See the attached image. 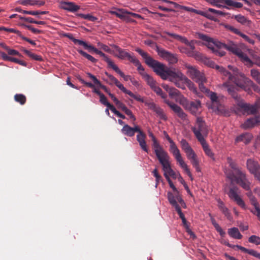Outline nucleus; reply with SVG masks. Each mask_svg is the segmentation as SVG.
<instances>
[{
    "label": "nucleus",
    "mask_w": 260,
    "mask_h": 260,
    "mask_svg": "<svg viewBox=\"0 0 260 260\" xmlns=\"http://www.w3.org/2000/svg\"><path fill=\"white\" fill-rule=\"evenodd\" d=\"M230 72L226 70L222 67L216 65V69L222 74L223 79L226 80L222 86L227 88V91L230 95L237 102L239 107L242 109L248 114H254L257 111L258 107L256 105H250L244 103L241 100L240 96L236 91V87L232 83H234L238 87L246 91L250 90V87L253 86V82L245 75L241 73L236 68L231 65L228 66Z\"/></svg>",
    "instance_id": "obj_1"
},
{
    "label": "nucleus",
    "mask_w": 260,
    "mask_h": 260,
    "mask_svg": "<svg viewBox=\"0 0 260 260\" xmlns=\"http://www.w3.org/2000/svg\"><path fill=\"white\" fill-rule=\"evenodd\" d=\"M135 50L145 59V63L149 67L152 68L153 71L159 76L161 79L169 80L171 82L175 83L179 73L180 72V71L170 69L163 63L154 59L148 55L147 52H144L139 48H136Z\"/></svg>",
    "instance_id": "obj_2"
},
{
    "label": "nucleus",
    "mask_w": 260,
    "mask_h": 260,
    "mask_svg": "<svg viewBox=\"0 0 260 260\" xmlns=\"http://www.w3.org/2000/svg\"><path fill=\"white\" fill-rule=\"evenodd\" d=\"M227 162L231 169H225L224 172L226 177L231 181V183H236L245 190H249L250 182L247 178L245 172L238 167L231 157L227 158Z\"/></svg>",
    "instance_id": "obj_3"
},
{
    "label": "nucleus",
    "mask_w": 260,
    "mask_h": 260,
    "mask_svg": "<svg viewBox=\"0 0 260 260\" xmlns=\"http://www.w3.org/2000/svg\"><path fill=\"white\" fill-rule=\"evenodd\" d=\"M197 35L199 39L205 42V45L212 50L213 53L219 56H223L225 54L224 51L220 50L221 48H224L235 55L240 50L237 45L233 42L224 44L201 33H198Z\"/></svg>",
    "instance_id": "obj_4"
},
{
    "label": "nucleus",
    "mask_w": 260,
    "mask_h": 260,
    "mask_svg": "<svg viewBox=\"0 0 260 260\" xmlns=\"http://www.w3.org/2000/svg\"><path fill=\"white\" fill-rule=\"evenodd\" d=\"M163 134L166 139L168 141V142L170 144L169 148L170 152L173 154V155L176 159L177 162L179 164V166L181 167V168L184 170V171L186 173V174L192 180L193 179L192 174L190 171L188 167V166L186 165V164L184 162V160L183 159L180 154V150L178 148L177 145H176L175 142L171 139L167 132L164 131Z\"/></svg>",
    "instance_id": "obj_5"
},
{
    "label": "nucleus",
    "mask_w": 260,
    "mask_h": 260,
    "mask_svg": "<svg viewBox=\"0 0 260 260\" xmlns=\"http://www.w3.org/2000/svg\"><path fill=\"white\" fill-rule=\"evenodd\" d=\"M191 130L199 142L205 140L204 137H207L208 134L205 121L201 117L197 118L195 125L191 127Z\"/></svg>",
    "instance_id": "obj_6"
},
{
    "label": "nucleus",
    "mask_w": 260,
    "mask_h": 260,
    "mask_svg": "<svg viewBox=\"0 0 260 260\" xmlns=\"http://www.w3.org/2000/svg\"><path fill=\"white\" fill-rule=\"evenodd\" d=\"M165 34L168 36H169L175 40H178L181 42L184 43L185 44L187 45L189 47L190 50L187 51L186 53L189 56L194 57L197 58H200L201 54L198 52L194 51V50L195 49L194 41L192 40L189 42L185 37H182L181 36L174 33L166 32Z\"/></svg>",
    "instance_id": "obj_7"
},
{
    "label": "nucleus",
    "mask_w": 260,
    "mask_h": 260,
    "mask_svg": "<svg viewBox=\"0 0 260 260\" xmlns=\"http://www.w3.org/2000/svg\"><path fill=\"white\" fill-rule=\"evenodd\" d=\"M181 104L185 110L193 115L197 116L201 113V103L199 100L188 101L183 98Z\"/></svg>",
    "instance_id": "obj_8"
},
{
    "label": "nucleus",
    "mask_w": 260,
    "mask_h": 260,
    "mask_svg": "<svg viewBox=\"0 0 260 260\" xmlns=\"http://www.w3.org/2000/svg\"><path fill=\"white\" fill-rule=\"evenodd\" d=\"M174 84L177 87L182 89L185 88V85L186 84L191 91L196 94H198L197 89L194 84L181 72Z\"/></svg>",
    "instance_id": "obj_9"
},
{
    "label": "nucleus",
    "mask_w": 260,
    "mask_h": 260,
    "mask_svg": "<svg viewBox=\"0 0 260 260\" xmlns=\"http://www.w3.org/2000/svg\"><path fill=\"white\" fill-rule=\"evenodd\" d=\"M209 97L212 103V108L217 111L218 114L229 116V111L220 102V100L217 94L214 92L209 93Z\"/></svg>",
    "instance_id": "obj_10"
},
{
    "label": "nucleus",
    "mask_w": 260,
    "mask_h": 260,
    "mask_svg": "<svg viewBox=\"0 0 260 260\" xmlns=\"http://www.w3.org/2000/svg\"><path fill=\"white\" fill-rule=\"evenodd\" d=\"M187 75L195 82H207V79L204 73L198 70L195 67L186 64Z\"/></svg>",
    "instance_id": "obj_11"
},
{
    "label": "nucleus",
    "mask_w": 260,
    "mask_h": 260,
    "mask_svg": "<svg viewBox=\"0 0 260 260\" xmlns=\"http://www.w3.org/2000/svg\"><path fill=\"white\" fill-rule=\"evenodd\" d=\"M63 36L69 39L70 40L73 42L75 44L83 46L85 49L88 50L90 52H94L99 55L103 54V52L95 48L93 46L89 45L86 42H84L82 40L75 39L73 37V35L71 34L66 33L64 34Z\"/></svg>",
    "instance_id": "obj_12"
},
{
    "label": "nucleus",
    "mask_w": 260,
    "mask_h": 260,
    "mask_svg": "<svg viewBox=\"0 0 260 260\" xmlns=\"http://www.w3.org/2000/svg\"><path fill=\"white\" fill-rule=\"evenodd\" d=\"M152 142L154 151L159 163L170 158L168 153L160 145L156 139Z\"/></svg>",
    "instance_id": "obj_13"
},
{
    "label": "nucleus",
    "mask_w": 260,
    "mask_h": 260,
    "mask_svg": "<svg viewBox=\"0 0 260 260\" xmlns=\"http://www.w3.org/2000/svg\"><path fill=\"white\" fill-rule=\"evenodd\" d=\"M103 57L104 60L108 63V67L111 68L114 70L117 74H118L123 79L127 81L128 80H131L132 77L129 75H125L118 68V67L114 63V62L103 52V54L100 55Z\"/></svg>",
    "instance_id": "obj_14"
},
{
    "label": "nucleus",
    "mask_w": 260,
    "mask_h": 260,
    "mask_svg": "<svg viewBox=\"0 0 260 260\" xmlns=\"http://www.w3.org/2000/svg\"><path fill=\"white\" fill-rule=\"evenodd\" d=\"M160 164L162 166V170L164 172V175L165 177L166 175V176L169 178L171 177L173 179H178L179 173H176L171 168L170 159H167Z\"/></svg>",
    "instance_id": "obj_15"
},
{
    "label": "nucleus",
    "mask_w": 260,
    "mask_h": 260,
    "mask_svg": "<svg viewBox=\"0 0 260 260\" xmlns=\"http://www.w3.org/2000/svg\"><path fill=\"white\" fill-rule=\"evenodd\" d=\"M239 188L237 186H234L230 188L228 196L230 198L235 201L237 204L243 208H245V204L242 199L239 196Z\"/></svg>",
    "instance_id": "obj_16"
},
{
    "label": "nucleus",
    "mask_w": 260,
    "mask_h": 260,
    "mask_svg": "<svg viewBox=\"0 0 260 260\" xmlns=\"http://www.w3.org/2000/svg\"><path fill=\"white\" fill-rule=\"evenodd\" d=\"M112 47L115 49L116 53L114 55L117 57L121 59H127L130 62H132L135 58V57L132 56L129 53L127 52L126 50L121 49L116 45H113Z\"/></svg>",
    "instance_id": "obj_17"
},
{
    "label": "nucleus",
    "mask_w": 260,
    "mask_h": 260,
    "mask_svg": "<svg viewBox=\"0 0 260 260\" xmlns=\"http://www.w3.org/2000/svg\"><path fill=\"white\" fill-rule=\"evenodd\" d=\"M157 51L158 54L160 57L168 60L170 63H175L178 61L177 57L175 54H172L165 49L158 48Z\"/></svg>",
    "instance_id": "obj_18"
},
{
    "label": "nucleus",
    "mask_w": 260,
    "mask_h": 260,
    "mask_svg": "<svg viewBox=\"0 0 260 260\" xmlns=\"http://www.w3.org/2000/svg\"><path fill=\"white\" fill-rule=\"evenodd\" d=\"M165 103L170 107L174 113H175L177 116L181 118L182 119H185L186 117V114L184 112L181 108L177 105V104L169 101V100H166Z\"/></svg>",
    "instance_id": "obj_19"
},
{
    "label": "nucleus",
    "mask_w": 260,
    "mask_h": 260,
    "mask_svg": "<svg viewBox=\"0 0 260 260\" xmlns=\"http://www.w3.org/2000/svg\"><path fill=\"white\" fill-rule=\"evenodd\" d=\"M60 5L62 9L71 12H77L80 9V6L73 2L62 1L60 2Z\"/></svg>",
    "instance_id": "obj_20"
},
{
    "label": "nucleus",
    "mask_w": 260,
    "mask_h": 260,
    "mask_svg": "<svg viewBox=\"0 0 260 260\" xmlns=\"http://www.w3.org/2000/svg\"><path fill=\"white\" fill-rule=\"evenodd\" d=\"M137 133H138V134L137 135V141L139 142L141 149L148 153V149L146 142V136L145 134L140 128Z\"/></svg>",
    "instance_id": "obj_21"
},
{
    "label": "nucleus",
    "mask_w": 260,
    "mask_h": 260,
    "mask_svg": "<svg viewBox=\"0 0 260 260\" xmlns=\"http://www.w3.org/2000/svg\"><path fill=\"white\" fill-rule=\"evenodd\" d=\"M260 122V117L256 116L246 120L242 125L241 127L244 129L251 128Z\"/></svg>",
    "instance_id": "obj_22"
},
{
    "label": "nucleus",
    "mask_w": 260,
    "mask_h": 260,
    "mask_svg": "<svg viewBox=\"0 0 260 260\" xmlns=\"http://www.w3.org/2000/svg\"><path fill=\"white\" fill-rule=\"evenodd\" d=\"M140 127L138 125H135L134 127H131L128 124H124L121 129L123 134L128 137H133L136 132L139 131Z\"/></svg>",
    "instance_id": "obj_23"
},
{
    "label": "nucleus",
    "mask_w": 260,
    "mask_h": 260,
    "mask_svg": "<svg viewBox=\"0 0 260 260\" xmlns=\"http://www.w3.org/2000/svg\"><path fill=\"white\" fill-rule=\"evenodd\" d=\"M176 193L174 194L171 192H168V199L170 204L175 208V210L177 211L178 209H181L179 205L178 204L177 198L178 197H181L179 194L178 192H175Z\"/></svg>",
    "instance_id": "obj_24"
},
{
    "label": "nucleus",
    "mask_w": 260,
    "mask_h": 260,
    "mask_svg": "<svg viewBox=\"0 0 260 260\" xmlns=\"http://www.w3.org/2000/svg\"><path fill=\"white\" fill-rule=\"evenodd\" d=\"M232 18L235 19L238 22L242 25L249 27L251 26L252 23L250 20L241 14L233 15Z\"/></svg>",
    "instance_id": "obj_25"
},
{
    "label": "nucleus",
    "mask_w": 260,
    "mask_h": 260,
    "mask_svg": "<svg viewBox=\"0 0 260 260\" xmlns=\"http://www.w3.org/2000/svg\"><path fill=\"white\" fill-rule=\"evenodd\" d=\"M247 168L249 171L253 174L260 169V166L257 161H255L253 159H248L246 162Z\"/></svg>",
    "instance_id": "obj_26"
},
{
    "label": "nucleus",
    "mask_w": 260,
    "mask_h": 260,
    "mask_svg": "<svg viewBox=\"0 0 260 260\" xmlns=\"http://www.w3.org/2000/svg\"><path fill=\"white\" fill-rule=\"evenodd\" d=\"M252 139V135L250 133H245L237 137L235 139V143L242 142L245 144H247L251 141Z\"/></svg>",
    "instance_id": "obj_27"
},
{
    "label": "nucleus",
    "mask_w": 260,
    "mask_h": 260,
    "mask_svg": "<svg viewBox=\"0 0 260 260\" xmlns=\"http://www.w3.org/2000/svg\"><path fill=\"white\" fill-rule=\"evenodd\" d=\"M0 57L4 60H8L12 61L15 63H17L19 64L22 65L23 66H26V63L24 62L23 60H19L16 58L12 57L11 56H9L7 55L6 53L5 52L0 51Z\"/></svg>",
    "instance_id": "obj_28"
},
{
    "label": "nucleus",
    "mask_w": 260,
    "mask_h": 260,
    "mask_svg": "<svg viewBox=\"0 0 260 260\" xmlns=\"http://www.w3.org/2000/svg\"><path fill=\"white\" fill-rule=\"evenodd\" d=\"M178 213L180 218L182 220V223L184 225V226L186 228V232L191 236H192L193 238H195L196 237V236L194 234V233L190 230V229L188 227V225L187 224V221L185 217V216L183 214V213L182 212V211H181V209H178V210L177 211H176Z\"/></svg>",
    "instance_id": "obj_29"
},
{
    "label": "nucleus",
    "mask_w": 260,
    "mask_h": 260,
    "mask_svg": "<svg viewBox=\"0 0 260 260\" xmlns=\"http://www.w3.org/2000/svg\"><path fill=\"white\" fill-rule=\"evenodd\" d=\"M241 60L245 63V65L249 67H251L253 66V62L248 57V56L244 53H243L240 49L239 52L236 54Z\"/></svg>",
    "instance_id": "obj_30"
},
{
    "label": "nucleus",
    "mask_w": 260,
    "mask_h": 260,
    "mask_svg": "<svg viewBox=\"0 0 260 260\" xmlns=\"http://www.w3.org/2000/svg\"><path fill=\"white\" fill-rule=\"evenodd\" d=\"M19 4L23 6H42L44 5L45 2L43 1H36V0H19Z\"/></svg>",
    "instance_id": "obj_31"
},
{
    "label": "nucleus",
    "mask_w": 260,
    "mask_h": 260,
    "mask_svg": "<svg viewBox=\"0 0 260 260\" xmlns=\"http://www.w3.org/2000/svg\"><path fill=\"white\" fill-rule=\"evenodd\" d=\"M88 76L92 79L94 84L100 87L101 88L103 89L107 93L109 94V93H110V91L109 89H108L106 86L103 85L101 82L96 78V77L92 74L88 73Z\"/></svg>",
    "instance_id": "obj_32"
},
{
    "label": "nucleus",
    "mask_w": 260,
    "mask_h": 260,
    "mask_svg": "<svg viewBox=\"0 0 260 260\" xmlns=\"http://www.w3.org/2000/svg\"><path fill=\"white\" fill-rule=\"evenodd\" d=\"M228 233L231 237L235 239H241L243 237L237 228L229 229Z\"/></svg>",
    "instance_id": "obj_33"
},
{
    "label": "nucleus",
    "mask_w": 260,
    "mask_h": 260,
    "mask_svg": "<svg viewBox=\"0 0 260 260\" xmlns=\"http://www.w3.org/2000/svg\"><path fill=\"white\" fill-rule=\"evenodd\" d=\"M216 11L215 9L209 8L205 11L200 12V14L211 20H214Z\"/></svg>",
    "instance_id": "obj_34"
},
{
    "label": "nucleus",
    "mask_w": 260,
    "mask_h": 260,
    "mask_svg": "<svg viewBox=\"0 0 260 260\" xmlns=\"http://www.w3.org/2000/svg\"><path fill=\"white\" fill-rule=\"evenodd\" d=\"M202 146L203 149L205 154L211 158L212 159H214V153L212 152L211 149L209 148L208 144L206 142V140L204 141L200 142Z\"/></svg>",
    "instance_id": "obj_35"
},
{
    "label": "nucleus",
    "mask_w": 260,
    "mask_h": 260,
    "mask_svg": "<svg viewBox=\"0 0 260 260\" xmlns=\"http://www.w3.org/2000/svg\"><path fill=\"white\" fill-rule=\"evenodd\" d=\"M237 247L242 251L260 259V253H258L256 251L253 249H248L240 245H237Z\"/></svg>",
    "instance_id": "obj_36"
},
{
    "label": "nucleus",
    "mask_w": 260,
    "mask_h": 260,
    "mask_svg": "<svg viewBox=\"0 0 260 260\" xmlns=\"http://www.w3.org/2000/svg\"><path fill=\"white\" fill-rule=\"evenodd\" d=\"M79 81L83 84H84L85 86H86L87 87H90L91 88H92L93 89V90L92 91L97 94L99 96H100L101 94H102V93L98 89L95 85L90 83V82H86L83 79H82V78H80L79 79Z\"/></svg>",
    "instance_id": "obj_37"
},
{
    "label": "nucleus",
    "mask_w": 260,
    "mask_h": 260,
    "mask_svg": "<svg viewBox=\"0 0 260 260\" xmlns=\"http://www.w3.org/2000/svg\"><path fill=\"white\" fill-rule=\"evenodd\" d=\"M143 78L147 82V84L150 86L151 88L156 84V81L148 74H144Z\"/></svg>",
    "instance_id": "obj_38"
},
{
    "label": "nucleus",
    "mask_w": 260,
    "mask_h": 260,
    "mask_svg": "<svg viewBox=\"0 0 260 260\" xmlns=\"http://www.w3.org/2000/svg\"><path fill=\"white\" fill-rule=\"evenodd\" d=\"M0 45L7 51L8 54L9 55H17L19 56H21L18 51L14 49H10V47L7 46L6 44L2 43L0 44Z\"/></svg>",
    "instance_id": "obj_39"
},
{
    "label": "nucleus",
    "mask_w": 260,
    "mask_h": 260,
    "mask_svg": "<svg viewBox=\"0 0 260 260\" xmlns=\"http://www.w3.org/2000/svg\"><path fill=\"white\" fill-rule=\"evenodd\" d=\"M136 67H137V70L139 71L140 74L143 77L144 74H147L145 72L144 68L141 65L139 60L135 57V58L132 62Z\"/></svg>",
    "instance_id": "obj_40"
},
{
    "label": "nucleus",
    "mask_w": 260,
    "mask_h": 260,
    "mask_svg": "<svg viewBox=\"0 0 260 260\" xmlns=\"http://www.w3.org/2000/svg\"><path fill=\"white\" fill-rule=\"evenodd\" d=\"M251 204L254 207V211H253V213L256 216L258 215V213L260 212V209L259 208L258 203H257L256 198L254 197H251L249 199Z\"/></svg>",
    "instance_id": "obj_41"
},
{
    "label": "nucleus",
    "mask_w": 260,
    "mask_h": 260,
    "mask_svg": "<svg viewBox=\"0 0 260 260\" xmlns=\"http://www.w3.org/2000/svg\"><path fill=\"white\" fill-rule=\"evenodd\" d=\"M77 51L80 55H81L83 57H85L88 60H90L91 62H92L93 63H96L98 61V60L94 58L91 55L88 54L85 51H83L82 50L78 49Z\"/></svg>",
    "instance_id": "obj_42"
},
{
    "label": "nucleus",
    "mask_w": 260,
    "mask_h": 260,
    "mask_svg": "<svg viewBox=\"0 0 260 260\" xmlns=\"http://www.w3.org/2000/svg\"><path fill=\"white\" fill-rule=\"evenodd\" d=\"M23 50L27 56H28L29 57L33 59L34 60L37 61L43 60L42 57L41 56L33 53L26 49H23Z\"/></svg>",
    "instance_id": "obj_43"
},
{
    "label": "nucleus",
    "mask_w": 260,
    "mask_h": 260,
    "mask_svg": "<svg viewBox=\"0 0 260 260\" xmlns=\"http://www.w3.org/2000/svg\"><path fill=\"white\" fill-rule=\"evenodd\" d=\"M14 100L22 105H24L26 101V96L22 94H15L14 95Z\"/></svg>",
    "instance_id": "obj_44"
},
{
    "label": "nucleus",
    "mask_w": 260,
    "mask_h": 260,
    "mask_svg": "<svg viewBox=\"0 0 260 260\" xmlns=\"http://www.w3.org/2000/svg\"><path fill=\"white\" fill-rule=\"evenodd\" d=\"M193 167L195 168L196 171L201 172V169L199 165V160L198 158L197 155L194 156L192 158L189 159Z\"/></svg>",
    "instance_id": "obj_45"
},
{
    "label": "nucleus",
    "mask_w": 260,
    "mask_h": 260,
    "mask_svg": "<svg viewBox=\"0 0 260 260\" xmlns=\"http://www.w3.org/2000/svg\"><path fill=\"white\" fill-rule=\"evenodd\" d=\"M251 76L259 84H260V72L256 69H252L250 71Z\"/></svg>",
    "instance_id": "obj_46"
},
{
    "label": "nucleus",
    "mask_w": 260,
    "mask_h": 260,
    "mask_svg": "<svg viewBox=\"0 0 260 260\" xmlns=\"http://www.w3.org/2000/svg\"><path fill=\"white\" fill-rule=\"evenodd\" d=\"M180 145L182 149L184 151V152H186L192 149L189 143L185 139H184L180 141Z\"/></svg>",
    "instance_id": "obj_47"
},
{
    "label": "nucleus",
    "mask_w": 260,
    "mask_h": 260,
    "mask_svg": "<svg viewBox=\"0 0 260 260\" xmlns=\"http://www.w3.org/2000/svg\"><path fill=\"white\" fill-rule=\"evenodd\" d=\"M225 4L229 6H233L235 8H240L243 7V4L240 2H234L232 0H225Z\"/></svg>",
    "instance_id": "obj_48"
},
{
    "label": "nucleus",
    "mask_w": 260,
    "mask_h": 260,
    "mask_svg": "<svg viewBox=\"0 0 260 260\" xmlns=\"http://www.w3.org/2000/svg\"><path fill=\"white\" fill-rule=\"evenodd\" d=\"M209 2H210L213 6H215L218 8H223L229 9V8L228 6H222L219 3H224L225 0H207Z\"/></svg>",
    "instance_id": "obj_49"
},
{
    "label": "nucleus",
    "mask_w": 260,
    "mask_h": 260,
    "mask_svg": "<svg viewBox=\"0 0 260 260\" xmlns=\"http://www.w3.org/2000/svg\"><path fill=\"white\" fill-rule=\"evenodd\" d=\"M168 93L169 94L170 96H171L172 98L178 97L180 94V92L178 89L172 87L171 88Z\"/></svg>",
    "instance_id": "obj_50"
},
{
    "label": "nucleus",
    "mask_w": 260,
    "mask_h": 260,
    "mask_svg": "<svg viewBox=\"0 0 260 260\" xmlns=\"http://www.w3.org/2000/svg\"><path fill=\"white\" fill-rule=\"evenodd\" d=\"M154 112L156 113V114L160 119L164 120L166 119V115L164 114L162 109L160 108L159 106H157Z\"/></svg>",
    "instance_id": "obj_51"
},
{
    "label": "nucleus",
    "mask_w": 260,
    "mask_h": 260,
    "mask_svg": "<svg viewBox=\"0 0 260 260\" xmlns=\"http://www.w3.org/2000/svg\"><path fill=\"white\" fill-rule=\"evenodd\" d=\"M248 242L256 245H260V237L256 235H252L249 237Z\"/></svg>",
    "instance_id": "obj_52"
},
{
    "label": "nucleus",
    "mask_w": 260,
    "mask_h": 260,
    "mask_svg": "<svg viewBox=\"0 0 260 260\" xmlns=\"http://www.w3.org/2000/svg\"><path fill=\"white\" fill-rule=\"evenodd\" d=\"M238 35L240 36L241 37H242L244 39V40L245 41L249 43L250 44H254V41L253 39H251L248 36H247V35L244 34L243 33H242L240 31L239 33L238 34Z\"/></svg>",
    "instance_id": "obj_53"
},
{
    "label": "nucleus",
    "mask_w": 260,
    "mask_h": 260,
    "mask_svg": "<svg viewBox=\"0 0 260 260\" xmlns=\"http://www.w3.org/2000/svg\"><path fill=\"white\" fill-rule=\"evenodd\" d=\"M224 27L228 30L233 32L235 34L238 35L240 32L239 29L234 27V26L229 24H224Z\"/></svg>",
    "instance_id": "obj_54"
},
{
    "label": "nucleus",
    "mask_w": 260,
    "mask_h": 260,
    "mask_svg": "<svg viewBox=\"0 0 260 260\" xmlns=\"http://www.w3.org/2000/svg\"><path fill=\"white\" fill-rule=\"evenodd\" d=\"M98 46L100 48V49H103L104 51H105V52H107L108 53H112V51L111 50V49L106 45H105L101 42H98Z\"/></svg>",
    "instance_id": "obj_55"
},
{
    "label": "nucleus",
    "mask_w": 260,
    "mask_h": 260,
    "mask_svg": "<svg viewBox=\"0 0 260 260\" xmlns=\"http://www.w3.org/2000/svg\"><path fill=\"white\" fill-rule=\"evenodd\" d=\"M128 95H129L131 97L134 98L135 100L138 102H140L142 103H145L144 100L143 98H142L141 95L139 94H134L132 91H129V92L128 93Z\"/></svg>",
    "instance_id": "obj_56"
},
{
    "label": "nucleus",
    "mask_w": 260,
    "mask_h": 260,
    "mask_svg": "<svg viewBox=\"0 0 260 260\" xmlns=\"http://www.w3.org/2000/svg\"><path fill=\"white\" fill-rule=\"evenodd\" d=\"M79 16L84 19H87L91 21H95L97 19L95 17L93 16L90 14H80L79 15Z\"/></svg>",
    "instance_id": "obj_57"
},
{
    "label": "nucleus",
    "mask_w": 260,
    "mask_h": 260,
    "mask_svg": "<svg viewBox=\"0 0 260 260\" xmlns=\"http://www.w3.org/2000/svg\"><path fill=\"white\" fill-rule=\"evenodd\" d=\"M111 13L116 15L117 17L120 19H123L125 17L123 14V10L122 9H118L117 11H111Z\"/></svg>",
    "instance_id": "obj_58"
},
{
    "label": "nucleus",
    "mask_w": 260,
    "mask_h": 260,
    "mask_svg": "<svg viewBox=\"0 0 260 260\" xmlns=\"http://www.w3.org/2000/svg\"><path fill=\"white\" fill-rule=\"evenodd\" d=\"M2 30H4L6 31L10 32L15 33V34H17L18 36H19L20 38L22 36L21 32L19 30L15 29L14 28H6L5 27H2Z\"/></svg>",
    "instance_id": "obj_59"
},
{
    "label": "nucleus",
    "mask_w": 260,
    "mask_h": 260,
    "mask_svg": "<svg viewBox=\"0 0 260 260\" xmlns=\"http://www.w3.org/2000/svg\"><path fill=\"white\" fill-rule=\"evenodd\" d=\"M99 96L100 102L101 103V104L107 106V107L110 105V104L107 101V99L104 94L102 93Z\"/></svg>",
    "instance_id": "obj_60"
},
{
    "label": "nucleus",
    "mask_w": 260,
    "mask_h": 260,
    "mask_svg": "<svg viewBox=\"0 0 260 260\" xmlns=\"http://www.w3.org/2000/svg\"><path fill=\"white\" fill-rule=\"evenodd\" d=\"M105 75L108 77L109 79V84L112 85L113 84H115L118 81V80L115 77L112 75L109 74L107 72H105Z\"/></svg>",
    "instance_id": "obj_61"
},
{
    "label": "nucleus",
    "mask_w": 260,
    "mask_h": 260,
    "mask_svg": "<svg viewBox=\"0 0 260 260\" xmlns=\"http://www.w3.org/2000/svg\"><path fill=\"white\" fill-rule=\"evenodd\" d=\"M115 85L124 93L128 94L130 90L126 89L124 86L118 81L115 84Z\"/></svg>",
    "instance_id": "obj_62"
},
{
    "label": "nucleus",
    "mask_w": 260,
    "mask_h": 260,
    "mask_svg": "<svg viewBox=\"0 0 260 260\" xmlns=\"http://www.w3.org/2000/svg\"><path fill=\"white\" fill-rule=\"evenodd\" d=\"M23 26L25 28H27L29 30H31L33 33L36 34H40L42 32L41 30L33 27L31 25L23 24Z\"/></svg>",
    "instance_id": "obj_63"
},
{
    "label": "nucleus",
    "mask_w": 260,
    "mask_h": 260,
    "mask_svg": "<svg viewBox=\"0 0 260 260\" xmlns=\"http://www.w3.org/2000/svg\"><path fill=\"white\" fill-rule=\"evenodd\" d=\"M185 153L186 154L187 158L188 159H190V158H192V157L197 155V154L195 153L194 151L192 149L187 151Z\"/></svg>",
    "instance_id": "obj_64"
}]
</instances>
